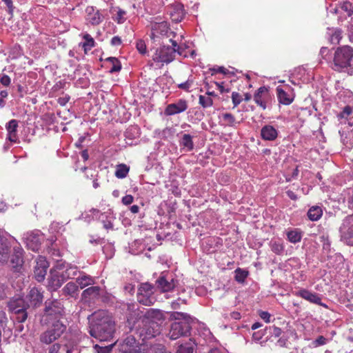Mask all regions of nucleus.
<instances>
[{"instance_id":"f257e3e1","label":"nucleus","mask_w":353,"mask_h":353,"mask_svg":"<svg viewBox=\"0 0 353 353\" xmlns=\"http://www.w3.org/2000/svg\"><path fill=\"white\" fill-rule=\"evenodd\" d=\"M165 318L160 310L150 309L136 321L128 319V324L131 331L134 332L143 341L152 339L161 332V327Z\"/></svg>"},{"instance_id":"f03ea898","label":"nucleus","mask_w":353,"mask_h":353,"mask_svg":"<svg viewBox=\"0 0 353 353\" xmlns=\"http://www.w3.org/2000/svg\"><path fill=\"white\" fill-rule=\"evenodd\" d=\"M90 334L100 341H108L113 338L114 322L103 310L95 312L88 318Z\"/></svg>"},{"instance_id":"7ed1b4c3","label":"nucleus","mask_w":353,"mask_h":353,"mask_svg":"<svg viewBox=\"0 0 353 353\" xmlns=\"http://www.w3.org/2000/svg\"><path fill=\"white\" fill-rule=\"evenodd\" d=\"M170 28L166 21L154 23L152 24L151 32L149 37L151 42L164 44L170 42L172 44H185L183 42V37L169 31Z\"/></svg>"},{"instance_id":"20e7f679","label":"nucleus","mask_w":353,"mask_h":353,"mask_svg":"<svg viewBox=\"0 0 353 353\" xmlns=\"http://www.w3.org/2000/svg\"><path fill=\"white\" fill-rule=\"evenodd\" d=\"M171 316L175 320L182 321L174 322L171 324L168 334L170 339L176 340L189 334L191 330L190 323L193 322L194 319L187 313L179 312H174Z\"/></svg>"},{"instance_id":"39448f33","label":"nucleus","mask_w":353,"mask_h":353,"mask_svg":"<svg viewBox=\"0 0 353 353\" xmlns=\"http://www.w3.org/2000/svg\"><path fill=\"white\" fill-rule=\"evenodd\" d=\"M179 47L180 46H154L150 50L152 53V58L154 62L168 64L174 60L176 54L183 57H188L187 54H183Z\"/></svg>"},{"instance_id":"423d86ee","label":"nucleus","mask_w":353,"mask_h":353,"mask_svg":"<svg viewBox=\"0 0 353 353\" xmlns=\"http://www.w3.org/2000/svg\"><path fill=\"white\" fill-rule=\"evenodd\" d=\"M333 61L339 69L350 68L353 69V48L350 46L333 47Z\"/></svg>"},{"instance_id":"0eeeda50","label":"nucleus","mask_w":353,"mask_h":353,"mask_svg":"<svg viewBox=\"0 0 353 353\" xmlns=\"http://www.w3.org/2000/svg\"><path fill=\"white\" fill-rule=\"evenodd\" d=\"M67 325L61 319L52 321L50 326L39 336V341L45 345H52L65 332Z\"/></svg>"},{"instance_id":"6e6552de","label":"nucleus","mask_w":353,"mask_h":353,"mask_svg":"<svg viewBox=\"0 0 353 353\" xmlns=\"http://www.w3.org/2000/svg\"><path fill=\"white\" fill-rule=\"evenodd\" d=\"M65 315V310L62 302L58 299L47 300L45 302L44 314L42 321L45 323L51 321L60 319Z\"/></svg>"},{"instance_id":"1a4fd4ad","label":"nucleus","mask_w":353,"mask_h":353,"mask_svg":"<svg viewBox=\"0 0 353 353\" xmlns=\"http://www.w3.org/2000/svg\"><path fill=\"white\" fill-rule=\"evenodd\" d=\"M341 240L350 246H353V214L345 217L339 228Z\"/></svg>"},{"instance_id":"9d476101","label":"nucleus","mask_w":353,"mask_h":353,"mask_svg":"<svg viewBox=\"0 0 353 353\" xmlns=\"http://www.w3.org/2000/svg\"><path fill=\"white\" fill-rule=\"evenodd\" d=\"M154 286L149 283H141L138 289L137 300L145 305H151L155 301Z\"/></svg>"},{"instance_id":"9b49d317","label":"nucleus","mask_w":353,"mask_h":353,"mask_svg":"<svg viewBox=\"0 0 353 353\" xmlns=\"http://www.w3.org/2000/svg\"><path fill=\"white\" fill-rule=\"evenodd\" d=\"M176 283L172 274L163 272L156 281V285L161 292H168L174 289Z\"/></svg>"},{"instance_id":"f8f14e48","label":"nucleus","mask_w":353,"mask_h":353,"mask_svg":"<svg viewBox=\"0 0 353 353\" xmlns=\"http://www.w3.org/2000/svg\"><path fill=\"white\" fill-rule=\"evenodd\" d=\"M25 298L29 307H37L43 303V292L41 288L34 287L29 290Z\"/></svg>"},{"instance_id":"ddd939ff","label":"nucleus","mask_w":353,"mask_h":353,"mask_svg":"<svg viewBox=\"0 0 353 353\" xmlns=\"http://www.w3.org/2000/svg\"><path fill=\"white\" fill-rule=\"evenodd\" d=\"M294 294L296 296L301 297L311 303L316 304L325 308L327 307L326 304L322 303L320 295L316 292H313L305 288H301L299 290L294 292Z\"/></svg>"},{"instance_id":"4468645a","label":"nucleus","mask_w":353,"mask_h":353,"mask_svg":"<svg viewBox=\"0 0 353 353\" xmlns=\"http://www.w3.org/2000/svg\"><path fill=\"white\" fill-rule=\"evenodd\" d=\"M43 240L44 236L39 230H35L30 233H28L26 237L27 246L34 252L39 250Z\"/></svg>"},{"instance_id":"2eb2a0df","label":"nucleus","mask_w":353,"mask_h":353,"mask_svg":"<svg viewBox=\"0 0 353 353\" xmlns=\"http://www.w3.org/2000/svg\"><path fill=\"white\" fill-rule=\"evenodd\" d=\"M188 108V101L180 99L176 102L168 104L164 111L166 116H172L185 112Z\"/></svg>"},{"instance_id":"dca6fc26","label":"nucleus","mask_w":353,"mask_h":353,"mask_svg":"<svg viewBox=\"0 0 353 353\" xmlns=\"http://www.w3.org/2000/svg\"><path fill=\"white\" fill-rule=\"evenodd\" d=\"M65 280L64 272L51 270L48 287L50 290L55 291L62 285Z\"/></svg>"},{"instance_id":"f3484780","label":"nucleus","mask_w":353,"mask_h":353,"mask_svg":"<svg viewBox=\"0 0 353 353\" xmlns=\"http://www.w3.org/2000/svg\"><path fill=\"white\" fill-rule=\"evenodd\" d=\"M97 219L101 221L104 229L114 230V221L116 220V216L112 210L109 209L103 213L99 212Z\"/></svg>"},{"instance_id":"a211bd4d","label":"nucleus","mask_w":353,"mask_h":353,"mask_svg":"<svg viewBox=\"0 0 353 353\" xmlns=\"http://www.w3.org/2000/svg\"><path fill=\"white\" fill-rule=\"evenodd\" d=\"M270 99L268 89L265 86L260 87L254 94V102L263 110L266 109L267 102Z\"/></svg>"},{"instance_id":"6ab92c4d","label":"nucleus","mask_w":353,"mask_h":353,"mask_svg":"<svg viewBox=\"0 0 353 353\" xmlns=\"http://www.w3.org/2000/svg\"><path fill=\"white\" fill-rule=\"evenodd\" d=\"M85 20L87 22L92 26H97L100 24L103 17L99 10H96L93 6H88L85 9Z\"/></svg>"},{"instance_id":"aec40b11","label":"nucleus","mask_w":353,"mask_h":353,"mask_svg":"<svg viewBox=\"0 0 353 353\" xmlns=\"http://www.w3.org/2000/svg\"><path fill=\"white\" fill-rule=\"evenodd\" d=\"M279 133V130L276 127L266 124L261 128L260 134L263 140L274 141L278 138Z\"/></svg>"},{"instance_id":"412c9836","label":"nucleus","mask_w":353,"mask_h":353,"mask_svg":"<svg viewBox=\"0 0 353 353\" xmlns=\"http://www.w3.org/2000/svg\"><path fill=\"white\" fill-rule=\"evenodd\" d=\"M48 353H80V352L74 345L54 343L48 347Z\"/></svg>"},{"instance_id":"4be33fe9","label":"nucleus","mask_w":353,"mask_h":353,"mask_svg":"<svg viewBox=\"0 0 353 353\" xmlns=\"http://www.w3.org/2000/svg\"><path fill=\"white\" fill-rule=\"evenodd\" d=\"M8 307L12 312H19L30 307L26 298H13L8 302Z\"/></svg>"},{"instance_id":"5701e85b","label":"nucleus","mask_w":353,"mask_h":353,"mask_svg":"<svg viewBox=\"0 0 353 353\" xmlns=\"http://www.w3.org/2000/svg\"><path fill=\"white\" fill-rule=\"evenodd\" d=\"M185 15L183 6L181 3H174L170 7V16L172 21L178 23L181 21Z\"/></svg>"},{"instance_id":"b1692460","label":"nucleus","mask_w":353,"mask_h":353,"mask_svg":"<svg viewBox=\"0 0 353 353\" xmlns=\"http://www.w3.org/2000/svg\"><path fill=\"white\" fill-rule=\"evenodd\" d=\"M18 121L16 119H12L6 125V129L8 132L7 139L12 143H17L19 138L17 135Z\"/></svg>"},{"instance_id":"393cba45","label":"nucleus","mask_w":353,"mask_h":353,"mask_svg":"<svg viewBox=\"0 0 353 353\" xmlns=\"http://www.w3.org/2000/svg\"><path fill=\"white\" fill-rule=\"evenodd\" d=\"M276 95L279 102L283 105H288L294 101L292 94H289L281 86L276 88Z\"/></svg>"},{"instance_id":"a878e982","label":"nucleus","mask_w":353,"mask_h":353,"mask_svg":"<svg viewBox=\"0 0 353 353\" xmlns=\"http://www.w3.org/2000/svg\"><path fill=\"white\" fill-rule=\"evenodd\" d=\"M292 75V78L299 79L304 83L310 82L311 79L310 72L303 66L295 68Z\"/></svg>"},{"instance_id":"bb28decb","label":"nucleus","mask_w":353,"mask_h":353,"mask_svg":"<svg viewBox=\"0 0 353 353\" xmlns=\"http://www.w3.org/2000/svg\"><path fill=\"white\" fill-rule=\"evenodd\" d=\"M14 252L11 256V263L14 268L21 267L23 263V250L20 246L13 249Z\"/></svg>"},{"instance_id":"cd10ccee","label":"nucleus","mask_w":353,"mask_h":353,"mask_svg":"<svg viewBox=\"0 0 353 353\" xmlns=\"http://www.w3.org/2000/svg\"><path fill=\"white\" fill-rule=\"evenodd\" d=\"M10 254V245L6 238L0 236V263L8 261Z\"/></svg>"},{"instance_id":"c85d7f7f","label":"nucleus","mask_w":353,"mask_h":353,"mask_svg":"<svg viewBox=\"0 0 353 353\" xmlns=\"http://www.w3.org/2000/svg\"><path fill=\"white\" fill-rule=\"evenodd\" d=\"M327 35L329 37V41L332 44H339L343 38V31L338 28H328Z\"/></svg>"},{"instance_id":"c756f323","label":"nucleus","mask_w":353,"mask_h":353,"mask_svg":"<svg viewBox=\"0 0 353 353\" xmlns=\"http://www.w3.org/2000/svg\"><path fill=\"white\" fill-rule=\"evenodd\" d=\"M288 240L292 243H296L301 241L303 232L299 228L290 229L286 232Z\"/></svg>"},{"instance_id":"7c9ffc66","label":"nucleus","mask_w":353,"mask_h":353,"mask_svg":"<svg viewBox=\"0 0 353 353\" xmlns=\"http://www.w3.org/2000/svg\"><path fill=\"white\" fill-rule=\"evenodd\" d=\"M323 215L321 206L313 205L307 211L308 219L312 221H316L321 219Z\"/></svg>"},{"instance_id":"2f4dec72","label":"nucleus","mask_w":353,"mask_h":353,"mask_svg":"<svg viewBox=\"0 0 353 353\" xmlns=\"http://www.w3.org/2000/svg\"><path fill=\"white\" fill-rule=\"evenodd\" d=\"M106 64L110 73L117 72L121 69L120 61L115 57H110L107 58Z\"/></svg>"},{"instance_id":"473e14b6","label":"nucleus","mask_w":353,"mask_h":353,"mask_svg":"<svg viewBox=\"0 0 353 353\" xmlns=\"http://www.w3.org/2000/svg\"><path fill=\"white\" fill-rule=\"evenodd\" d=\"M179 145L185 148L186 151H192L194 149L192 137L189 134H183L181 140L179 141Z\"/></svg>"},{"instance_id":"72a5a7b5","label":"nucleus","mask_w":353,"mask_h":353,"mask_svg":"<svg viewBox=\"0 0 353 353\" xmlns=\"http://www.w3.org/2000/svg\"><path fill=\"white\" fill-rule=\"evenodd\" d=\"M77 283L83 289L90 285H92L94 283V279L85 273H81L77 279Z\"/></svg>"},{"instance_id":"f704fd0d","label":"nucleus","mask_w":353,"mask_h":353,"mask_svg":"<svg viewBox=\"0 0 353 353\" xmlns=\"http://www.w3.org/2000/svg\"><path fill=\"white\" fill-rule=\"evenodd\" d=\"M101 288L99 286H91L83 290L82 296L84 299H94L100 294Z\"/></svg>"},{"instance_id":"c9c22d12","label":"nucleus","mask_w":353,"mask_h":353,"mask_svg":"<svg viewBox=\"0 0 353 353\" xmlns=\"http://www.w3.org/2000/svg\"><path fill=\"white\" fill-rule=\"evenodd\" d=\"M195 345V343L192 339H189L188 342L178 347L176 353H193Z\"/></svg>"},{"instance_id":"e433bc0d","label":"nucleus","mask_w":353,"mask_h":353,"mask_svg":"<svg viewBox=\"0 0 353 353\" xmlns=\"http://www.w3.org/2000/svg\"><path fill=\"white\" fill-rule=\"evenodd\" d=\"M234 279L239 283H243L249 275V272L240 268L234 270Z\"/></svg>"},{"instance_id":"4c0bfd02","label":"nucleus","mask_w":353,"mask_h":353,"mask_svg":"<svg viewBox=\"0 0 353 353\" xmlns=\"http://www.w3.org/2000/svg\"><path fill=\"white\" fill-rule=\"evenodd\" d=\"M272 251L276 254L280 255L283 253L285 246L281 241L272 240L270 243Z\"/></svg>"},{"instance_id":"58836bf2","label":"nucleus","mask_w":353,"mask_h":353,"mask_svg":"<svg viewBox=\"0 0 353 353\" xmlns=\"http://www.w3.org/2000/svg\"><path fill=\"white\" fill-rule=\"evenodd\" d=\"M99 214V210L92 208L89 212L83 213L81 216L79 217V219H83L88 223H90L92 220L97 219Z\"/></svg>"},{"instance_id":"ea45409f","label":"nucleus","mask_w":353,"mask_h":353,"mask_svg":"<svg viewBox=\"0 0 353 353\" xmlns=\"http://www.w3.org/2000/svg\"><path fill=\"white\" fill-rule=\"evenodd\" d=\"M63 292L65 294L73 297L77 294L78 286L73 282H69L63 288Z\"/></svg>"},{"instance_id":"a19ab883","label":"nucleus","mask_w":353,"mask_h":353,"mask_svg":"<svg viewBox=\"0 0 353 353\" xmlns=\"http://www.w3.org/2000/svg\"><path fill=\"white\" fill-rule=\"evenodd\" d=\"M264 332L268 334L267 337H275L278 338L281 336L282 330L281 328L277 327L274 325L266 327L264 330Z\"/></svg>"},{"instance_id":"79ce46f5","label":"nucleus","mask_w":353,"mask_h":353,"mask_svg":"<svg viewBox=\"0 0 353 353\" xmlns=\"http://www.w3.org/2000/svg\"><path fill=\"white\" fill-rule=\"evenodd\" d=\"M155 137L161 139H167L172 134V130L170 128H165V129L161 130L159 129H157L154 132Z\"/></svg>"},{"instance_id":"37998d69","label":"nucleus","mask_w":353,"mask_h":353,"mask_svg":"<svg viewBox=\"0 0 353 353\" xmlns=\"http://www.w3.org/2000/svg\"><path fill=\"white\" fill-rule=\"evenodd\" d=\"M129 172V168L125 164H120L117 166L115 176L119 179L125 178Z\"/></svg>"},{"instance_id":"c03bdc74","label":"nucleus","mask_w":353,"mask_h":353,"mask_svg":"<svg viewBox=\"0 0 353 353\" xmlns=\"http://www.w3.org/2000/svg\"><path fill=\"white\" fill-rule=\"evenodd\" d=\"M221 117L224 125L230 127H234L235 125L236 120L231 113H223Z\"/></svg>"},{"instance_id":"a18cd8bd","label":"nucleus","mask_w":353,"mask_h":353,"mask_svg":"<svg viewBox=\"0 0 353 353\" xmlns=\"http://www.w3.org/2000/svg\"><path fill=\"white\" fill-rule=\"evenodd\" d=\"M353 112V108L350 105H345L341 112L337 114L339 120L347 119L348 117Z\"/></svg>"},{"instance_id":"49530a36","label":"nucleus","mask_w":353,"mask_h":353,"mask_svg":"<svg viewBox=\"0 0 353 353\" xmlns=\"http://www.w3.org/2000/svg\"><path fill=\"white\" fill-rule=\"evenodd\" d=\"M47 273V269L34 268V274L36 280L39 282H41L44 280Z\"/></svg>"},{"instance_id":"de8ad7c7","label":"nucleus","mask_w":353,"mask_h":353,"mask_svg":"<svg viewBox=\"0 0 353 353\" xmlns=\"http://www.w3.org/2000/svg\"><path fill=\"white\" fill-rule=\"evenodd\" d=\"M114 343H111L105 346H100L99 345H95L93 347L95 353H110Z\"/></svg>"},{"instance_id":"09e8293b","label":"nucleus","mask_w":353,"mask_h":353,"mask_svg":"<svg viewBox=\"0 0 353 353\" xmlns=\"http://www.w3.org/2000/svg\"><path fill=\"white\" fill-rule=\"evenodd\" d=\"M199 101V104L204 108L211 107L213 105V101L210 97L200 95Z\"/></svg>"},{"instance_id":"8fccbe9b","label":"nucleus","mask_w":353,"mask_h":353,"mask_svg":"<svg viewBox=\"0 0 353 353\" xmlns=\"http://www.w3.org/2000/svg\"><path fill=\"white\" fill-rule=\"evenodd\" d=\"M125 15H126V11H125L121 8H118L117 12L113 19L118 23H123L127 19V18L125 17Z\"/></svg>"},{"instance_id":"3c124183","label":"nucleus","mask_w":353,"mask_h":353,"mask_svg":"<svg viewBox=\"0 0 353 353\" xmlns=\"http://www.w3.org/2000/svg\"><path fill=\"white\" fill-rule=\"evenodd\" d=\"M289 334L296 337V333L294 332V331H292L290 333H287L286 334H283L282 336L281 335V336H279V339H278V341L276 342V344L280 347L286 346Z\"/></svg>"},{"instance_id":"603ef678","label":"nucleus","mask_w":353,"mask_h":353,"mask_svg":"<svg viewBox=\"0 0 353 353\" xmlns=\"http://www.w3.org/2000/svg\"><path fill=\"white\" fill-rule=\"evenodd\" d=\"M333 52L332 48L330 50L327 47L323 46L321 48L320 54L323 58L330 60L331 59H333Z\"/></svg>"},{"instance_id":"864d4df0","label":"nucleus","mask_w":353,"mask_h":353,"mask_svg":"<svg viewBox=\"0 0 353 353\" xmlns=\"http://www.w3.org/2000/svg\"><path fill=\"white\" fill-rule=\"evenodd\" d=\"M344 202L346 203L350 209L353 210V190L349 189L347 191V196H344Z\"/></svg>"},{"instance_id":"5fc2aeb1","label":"nucleus","mask_w":353,"mask_h":353,"mask_svg":"<svg viewBox=\"0 0 353 353\" xmlns=\"http://www.w3.org/2000/svg\"><path fill=\"white\" fill-rule=\"evenodd\" d=\"M209 70L211 72L212 75H214L216 73H221L223 74L230 73L229 70L223 66L214 65L212 68H210Z\"/></svg>"},{"instance_id":"6e6d98bb","label":"nucleus","mask_w":353,"mask_h":353,"mask_svg":"<svg viewBox=\"0 0 353 353\" xmlns=\"http://www.w3.org/2000/svg\"><path fill=\"white\" fill-rule=\"evenodd\" d=\"M16 314L15 321L19 323H23L26 321L28 317V313L26 310H21L19 312H14Z\"/></svg>"},{"instance_id":"4d7b16f0","label":"nucleus","mask_w":353,"mask_h":353,"mask_svg":"<svg viewBox=\"0 0 353 353\" xmlns=\"http://www.w3.org/2000/svg\"><path fill=\"white\" fill-rule=\"evenodd\" d=\"M192 84H193V79H192V77H190L186 81L179 83L178 85V88L183 90L189 92Z\"/></svg>"},{"instance_id":"13d9d810","label":"nucleus","mask_w":353,"mask_h":353,"mask_svg":"<svg viewBox=\"0 0 353 353\" xmlns=\"http://www.w3.org/2000/svg\"><path fill=\"white\" fill-rule=\"evenodd\" d=\"M34 268H45L48 269V263L46 261V258L42 256H39L37 261H36V265Z\"/></svg>"},{"instance_id":"bf43d9fd","label":"nucleus","mask_w":353,"mask_h":353,"mask_svg":"<svg viewBox=\"0 0 353 353\" xmlns=\"http://www.w3.org/2000/svg\"><path fill=\"white\" fill-rule=\"evenodd\" d=\"M77 270L76 267L70 266L67 268L64 272L65 279L74 278L77 276Z\"/></svg>"},{"instance_id":"052dcab7","label":"nucleus","mask_w":353,"mask_h":353,"mask_svg":"<svg viewBox=\"0 0 353 353\" xmlns=\"http://www.w3.org/2000/svg\"><path fill=\"white\" fill-rule=\"evenodd\" d=\"M7 323L8 317L6 313L3 310H0V332L5 329Z\"/></svg>"},{"instance_id":"680f3d73","label":"nucleus","mask_w":353,"mask_h":353,"mask_svg":"<svg viewBox=\"0 0 353 353\" xmlns=\"http://www.w3.org/2000/svg\"><path fill=\"white\" fill-rule=\"evenodd\" d=\"M180 50L183 52V54H185L188 55L187 57H190L192 58H194L196 56L195 50H190L189 48V46H180Z\"/></svg>"},{"instance_id":"e2e57ef3","label":"nucleus","mask_w":353,"mask_h":353,"mask_svg":"<svg viewBox=\"0 0 353 353\" xmlns=\"http://www.w3.org/2000/svg\"><path fill=\"white\" fill-rule=\"evenodd\" d=\"M341 9L347 12L348 17L352 16L353 14V5L350 2H344L341 6Z\"/></svg>"},{"instance_id":"0e129e2a","label":"nucleus","mask_w":353,"mask_h":353,"mask_svg":"<svg viewBox=\"0 0 353 353\" xmlns=\"http://www.w3.org/2000/svg\"><path fill=\"white\" fill-rule=\"evenodd\" d=\"M232 101L234 107H236L242 101V97L239 93H238L236 92H233L232 93Z\"/></svg>"},{"instance_id":"69168bd1","label":"nucleus","mask_w":353,"mask_h":353,"mask_svg":"<svg viewBox=\"0 0 353 353\" xmlns=\"http://www.w3.org/2000/svg\"><path fill=\"white\" fill-rule=\"evenodd\" d=\"M10 288L4 284H0V299H3L9 294Z\"/></svg>"},{"instance_id":"338daca9","label":"nucleus","mask_w":353,"mask_h":353,"mask_svg":"<svg viewBox=\"0 0 353 353\" xmlns=\"http://www.w3.org/2000/svg\"><path fill=\"white\" fill-rule=\"evenodd\" d=\"M327 339L323 336H319L313 342L314 347H319L326 344Z\"/></svg>"},{"instance_id":"774afa93","label":"nucleus","mask_w":353,"mask_h":353,"mask_svg":"<svg viewBox=\"0 0 353 353\" xmlns=\"http://www.w3.org/2000/svg\"><path fill=\"white\" fill-rule=\"evenodd\" d=\"M182 304L183 305L186 304V301L185 299L179 298L176 300H174L171 303V307L173 310H177V309L180 308V306Z\"/></svg>"}]
</instances>
